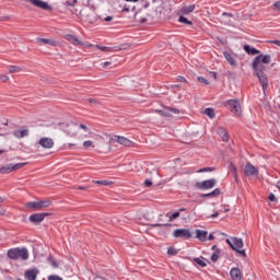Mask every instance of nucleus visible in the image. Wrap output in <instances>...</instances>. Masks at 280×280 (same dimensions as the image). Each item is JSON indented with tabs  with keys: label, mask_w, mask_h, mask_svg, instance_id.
<instances>
[{
	"label": "nucleus",
	"mask_w": 280,
	"mask_h": 280,
	"mask_svg": "<svg viewBox=\"0 0 280 280\" xmlns=\"http://www.w3.org/2000/svg\"><path fill=\"white\" fill-rule=\"evenodd\" d=\"M243 49L248 56H256L252 62V69L261 84L262 92L266 93L268 90V75L264 72L266 71V66L264 65H270L272 62V56L264 55L257 48L250 47V45H244Z\"/></svg>",
	"instance_id": "f257e3e1"
},
{
	"label": "nucleus",
	"mask_w": 280,
	"mask_h": 280,
	"mask_svg": "<svg viewBox=\"0 0 280 280\" xmlns=\"http://www.w3.org/2000/svg\"><path fill=\"white\" fill-rule=\"evenodd\" d=\"M7 257L13 261L19 259L22 261H27L30 259V252L26 249V247H15L8 250Z\"/></svg>",
	"instance_id": "f03ea898"
},
{
	"label": "nucleus",
	"mask_w": 280,
	"mask_h": 280,
	"mask_svg": "<svg viewBox=\"0 0 280 280\" xmlns=\"http://www.w3.org/2000/svg\"><path fill=\"white\" fill-rule=\"evenodd\" d=\"M226 244L232 248V250H235L241 257H246V250L241 249L244 248V241L242 238H237L235 236L231 238L225 240Z\"/></svg>",
	"instance_id": "7ed1b4c3"
},
{
	"label": "nucleus",
	"mask_w": 280,
	"mask_h": 280,
	"mask_svg": "<svg viewBox=\"0 0 280 280\" xmlns=\"http://www.w3.org/2000/svg\"><path fill=\"white\" fill-rule=\"evenodd\" d=\"M48 207H51V200L30 201L25 203V208L32 209L33 211H40V209H47Z\"/></svg>",
	"instance_id": "20e7f679"
},
{
	"label": "nucleus",
	"mask_w": 280,
	"mask_h": 280,
	"mask_svg": "<svg viewBox=\"0 0 280 280\" xmlns=\"http://www.w3.org/2000/svg\"><path fill=\"white\" fill-rule=\"evenodd\" d=\"M83 21H85V23H90V24H93V23H96L97 21V12H95V10L93 9H85V10H82L80 12Z\"/></svg>",
	"instance_id": "39448f33"
},
{
	"label": "nucleus",
	"mask_w": 280,
	"mask_h": 280,
	"mask_svg": "<svg viewBox=\"0 0 280 280\" xmlns=\"http://www.w3.org/2000/svg\"><path fill=\"white\" fill-rule=\"evenodd\" d=\"M225 106L228 110L233 113V115H236V117H240V115H242V105L240 104L238 100H230L225 102Z\"/></svg>",
	"instance_id": "423d86ee"
},
{
	"label": "nucleus",
	"mask_w": 280,
	"mask_h": 280,
	"mask_svg": "<svg viewBox=\"0 0 280 280\" xmlns=\"http://www.w3.org/2000/svg\"><path fill=\"white\" fill-rule=\"evenodd\" d=\"M217 184H218V180L215 178H211L203 182H197L195 184V187L196 189L207 190V189H213V187H215Z\"/></svg>",
	"instance_id": "0eeeda50"
},
{
	"label": "nucleus",
	"mask_w": 280,
	"mask_h": 280,
	"mask_svg": "<svg viewBox=\"0 0 280 280\" xmlns=\"http://www.w3.org/2000/svg\"><path fill=\"white\" fill-rule=\"evenodd\" d=\"M59 126L61 130H63V132H67V135H69L70 137H75L78 135V131L75 130V128H78V124L60 122Z\"/></svg>",
	"instance_id": "6e6552de"
},
{
	"label": "nucleus",
	"mask_w": 280,
	"mask_h": 280,
	"mask_svg": "<svg viewBox=\"0 0 280 280\" xmlns=\"http://www.w3.org/2000/svg\"><path fill=\"white\" fill-rule=\"evenodd\" d=\"M173 237L191 240V231H189V229H177L173 232Z\"/></svg>",
	"instance_id": "1a4fd4ad"
},
{
	"label": "nucleus",
	"mask_w": 280,
	"mask_h": 280,
	"mask_svg": "<svg viewBox=\"0 0 280 280\" xmlns=\"http://www.w3.org/2000/svg\"><path fill=\"white\" fill-rule=\"evenodd\" d=\"M114 143H119L120 145H125V148H132L133 143L130 139L121 136H114L112 138Z\"/></svg>",
	"instance_id": "9d476101"
},
{
	"label": "nucleus",
	"mask_w": 280,
	"mask_h": 280,
	"mask_svg": "<svg viewBox=\"0 0 280 280\" xmlns=\"http://www.w3.org/2000/svg\"><path fill=\"white\" fill-rule=\"evenodd\" d=\"M47 215H49L48 212L34 213V214L30 215L28 220L33 224H40V222H43V220H45V218H47Z\"/></svg>",
	"instance_id": "9b49d317"
},
{
	"label": "nucleus",
	"mask_w": 280,
	"mask_h": 280,
	"mask_svg": "<svg viewBox=\"0 0 280 280\" xmlns=\"http://www.w3.org/2000/svg\"><path fill=\"white\" fill-rule=\"evenodd\" d=\"M54 139L47 137H43L38 141V145H40V148H44V150H51V148H54Z\"/></svg>",
	"instance_id": "f8f14e48"
},
{
	"label": "nucleus",
	"mask_w": 280,
	"mask_h": 280,
	"mask_svg": "<svg viewBox=\"0 0 280 280\" xmlns=\"http://www.w3.org/2000/svg\"><path fill=\"white\" fill-rule=\"evenodd\" d=\"M245 176H259V170L255 165L247 163L244 168Z\"/></svg>",
	"instance_id": "ddd939ff"
},
{
	"label": "nucleus",
	"mask_w": 280,
	"mask_h": 280,
	"mask_svg": "<svg viewBox=\"0 0 280 280\" xmlns=\"http://www.w3.org/2000/svg\"><path fill=\"white\" fill-rule=\"evenodd\" d=\"M28 3H32V5L40 8L42 10H51V5L43 0H28Z\"/></svg>",
	"instance_id": "4468645a"
},
{
	"label": "nucleus",
	"mask_w": 280,
	"mask_h": 280,
	"mask_svg": "<svg viewBox=\"0 0 280 280\" xmlns=\"http://www.w3.org/2000/svg\"><path fill=\"white\" fill-rule=\"evenodd\" d=\"M36 43L38 45H50L51 47H58V42L55 40V39H47V38H40V37H37L36 38Z\"/></svg>",
	"instance_id": "2eb2a0df"
},
{
	"label": "nucleus",
	"mask_w": 280,
	"mask_h": 280,
	"mask_svg": "<svg viewBox=\"0 0 280 280\" xmlns=\"http://www.w3.org/2000/svg\"><path fill=\"white\" fill-rule=\"evenodd\" d=\"M13 137H15V139H24V137H30V130L28 129L14 130Z\"/></svg>",
	"instance_id": "dca6fc26"
},
{
	"label": "nucleus",
	"mask_w": 280,
	"mask_h": 280,
	"mask_svg": "<svg viewBox=\"0 0 280 280\" xmlns=\"http://www.w3.org/2000/svg\"><path fill=\"white\" fill-rule=\"evenodd\" d=\"M25 279L27 280H36V277H38V269H28L24 273Z\"/></svg>",
	"instance_id": "f3484780"
},
{
	"label": "nucleus",
	"mask_w": 280,
	"mask_h": 280,
	"mask_svg": "<svg viewBox=\"0 0 280 280\" xmlns=\"http://www.w3.org/2000/svg\"><path fill=\"white\" fill-rule=\"evenodd\" d=\"M230 277L232 280H242V270H240L237 267L232 268L230 271Z\"/></svg>",
	"instance_id": "a211bd4d"
},
{
	"label": "nucleus",
	"mask_w": 280,
	"mask_h": 280,
	"mask_svg": "<svg viewBox=\"0 0 280 280\" xmlns=\"http://www.w3.org/2000/svg\"><path fill=\"white\" fill-rule=\"evenodd\" d=\"M223 56L225 60H228L229 65H231V67H237V60H235V57H233L231 52L224 51Z\"/></svg>",
	"instance_id": "6ab92c4d"
},
{
	"label": "nucleus",
	"mask_w": 280,
	"mask_h": 280,
	"mask_svg": "<svg viewBox=\"0 0 280 280\" xmlns=\"http://www.w3.org/2000/svg\"><path fill=\"white\" fill-rule=\"evenodd\" d=\"M209 235V232L205 230H196V237L199 240V242H207V236Z\"/></svg>",
	"instance_id": "aec40b11"
},
{
	"label": "nucleus",
	"mask_w": 280,
	"mask_h": 280,
	"mask_svg": "<svg viewBox=\"0 0 280 280\" xmlns=\"http://www.w3.org/2000/svg\"><path fill=\"white\" fill-rule=\"evenodd\" d=\"M222 194V190L220 188H215L213 191L208 192V194H201L200 198H218Z\"/></svg>",
	"instance_id": "412c9836"
},
{
	"label": "nucleus",
	"mask_w": 280,
	"mask_h": 280,
	"mask_svg": "<svg viewBox=\"0 0 280 280\" xmlns=\"http://www.w3.org/2000/svg\"><path fill=\"white\" fill-rule=\"evenodd\" d=\"M65 38L66 40H68V43H71L72 45H75V46L82 45L80 39H78V37H75L74 35L68 34L65 36Z\"/></svg>",
	"instance_id": "4be33fe9"
},
{
	"label": "nucleus",
	"mask_w": 280,
	"mask_h": 280,
	"mask_svg": "<svg viewBox=\"0 0 280 280\" xmlns=\"http://www.w3.org/2000/svg\"><path fill=\"white\" fill-rule=\"evenodd\" d=\"M218 135L222 138V141H224L225 143L229 142V132H226V129H224L223 127H219Z\"/></svg>",
	"instance_id": "5701e85b"
},
{
	"label": "nucleus",
	"mask_w": 280,
	"mask_h": 280,
	"mask_svg": "<svg viewBox=\"0 0 280 280\" xmlns=\"http://www.w3.org/2000/svg\"><path fill=\"white\" fill-rule=\"evenodd\" d=\"M12 164H7L2 167H0V174H10L12 172H14V168H12Z\"/></svg>",
	"instance_id": "b1692460"
},
{
	"label": "nucleus",
	"mask_w": 280,
	"mask_h": 280,
	"mask_svg": "<svg viewBox=\"0 0 280 280\" xmlns=\"http://www.w3.org/2000/svg\"><path fill=\"white\" fill-rule=\"evenodd\" d=\"M196 10V4H190L182 8V14H191Z\"/></svg>",
	"instance_id": "393cba45"
},
{
	"label": "nucleus",
	"mask_w": 280,
	"mask_h": 280,
	"mask_svg": "<svg viewBox=\"0 0 280 280\" xmlns=\"http://www.w3.org/2000/svg\"><path fill=\"white\" fill-rule=\"evenodd\" d=\"M195 264H197L198 266H200V268H207V259H205V257L201 258H194Z\"/></svg>",
	"instance_id": "a878e982"
},
{
	"label": "nucleus",
	"mask_w": 280,
	"mask_h": 280,
	"mask_svg": "<svg viewBox=\"0 0 280 280\" xmlns=\"http://www.w3.org/2000/svg\"><path fill=\"white\" fill-rule=\"evenodd\" d=\"M222 255V249H217V252H214L212 255H211V261L213 264H215L218 261V259H220V256Z\"/></svg>",
	"instance_id": "bb28decb"
},
{
	"label": "nucleus",
	"mask_w": 280,
	"mask_h": 280,
	"mask_svg": "<svg viewBox=\"0 0 280 280\" xmlns=\"http://www.w3.org/2000/svg\"><path fill=\"white\" fill-rule=\"evenodd\" d=\"M205 115H207L210 119L215 118V110L211 107L205 109Z\"/></svg>",
	"instance_id": "cd10ccee"
},
{
	"label": "nucleus",
	"mask_w": 280,
	"mask_h": 280,
	"mask_svg": "<svg viewBox=\"0 0 280 280\" xmlns=\"http://www.w3.org/2000/svg\"><path fill=\"white\" fill-rule=\"evenodd\" d=\"M156 113H159V115H161L162 117H172V114L170 113V109H167V107L164 110L158 109Z\"/></svg>",
	"instance_id": "c85d7f7f"
},
{
	"label": "nucleus",
	"mask_w": 280,
	"mask_h": 280,
	"mask_svg": "<svg viewBox=\"0 0 280 280\" xmlns=\"http://www.w3.org/2000/svg\"><path fill=\"white\" fill-rule=\"evenodd\" d=\"M48 262L52 266V268H59V264L58 260H56V258H54V256H49L48 257Z\"/></svg>",
	"instance_id": "c756f323"
},
{
	"label": "nucleus",
	"mask_w": 280,
	"mask_h": 280,
	"mask_svg": "<svg viewBox=\"0 0 280 280\" xmlns=\"http://www.w3.org/2000/svg\"><path fill=\"white\" fill-rule=\"evenodd\" d=\"M93 183H95V185H103L104 187H108L109 185H113V182H108V180H93Z\"/></svg>",
	"instance_id": "7c9ffc66"
},
{
	"label": "nucleus",
	"mask_w": 280,
	"mask_h": 280,
	"mask_svg": "<svg viewBox=\"0 0 280 280\" xmlns=\"http://www.w3.org/2000/svg\"><path fill=\"white\" fill-rule=\"evenodd\" d=\"M25 165H27V162L12 164V170L13 172H16L18 170H21V167H25Z\"/></svg>",
	"instance_id": "2f4dec72"
},
{
	"label": "nucleus",
	"mask_w": 280,
	"mask_h": 280,
	"mask_svg": "<svg viewBox=\"0 0 280 280\" xmlns=\"http://www.w3.org/2000/svg\"><path fill=\"white\" fill-rule=\"evenodd\" d=\"M179 23H185V25H194V22L189 21L187 18L180 15L178 19Z\"/></svg>",
	"instance_id": "473e14b6"
},
{
	"label": "nucleus",
	"mask_w": 280,
	"mask_h": 280,
	"mask_svg": "<svg viewBox=\"0 0 280 280\" xmlns=\"http://www.w3.org/2000/svg\"><path fill=\"white\" fill-rule=\"evenodd\" d=\"M178 218H180V212H174L173 214H171L170 217H168V222H174V220H176V219H178Z\"/></svg>",
	"instance_id": "72a5a7b5"
},
{
	"label": "nucleus",
	"mask_w": 280,
	"mask_h": 280,
	"mask_svg": "<svg viewBox=\"0 0 280 280\" xmlns=\"http://www.w3.org/2000/svg\"><path fill=\"white\" fill-rule=\"evenodd\" d=\"M19 71H21V68L19 66L9 67V73H19Z\"/></svg>",
	"instance_id": "f704fd0d"
},
{
	"label": "nucleus",
	"mask_w": 280,
	"mask_h": 280,
	"mask_svg": "<svg viewBox=\"0 0 280 280\" xmlns=\"http://www.w3.org/2000/svg\"><path fill=\"white\" fill-rule=\"evenodd\" d=\"M116 10H120L121 12H130V9L126 5L118 4V8L114 4Z\"/></svg>",
	"instance_id": "c9c22d12"
},
{
	"label": "nucleus",
	"mask_w": 280,
	"mask_h": 280,
	"mask_svg": "<svg viewBox=\"0 0 280 280\" xmlns=\"http://www.w3.org/2000/svg\"><path fill=\"white\" fill-rule=\"evenodd\" d=\"M167 110H168V113L172 115V113L174 114V115H180V109H178V108H175V107H167Z\"/></svg>",
	"instance_id": "e433bc0d"
},
{
	"label": "nucleus",
	"mask_w": 280,
	"mask_h": 280,
	"mask_svg": "<svg viewBox=\"0 0 280 280\" xmlns=\"http://www.w3.org/2000/svg\"><path fill=\"white\" fill-rule=\"evenodd\" d=\"M151 226H152L153 229H159V228H161V226H167V228H170V226H172V224H171V223H165V224H163V223H153V224H151Z\"/></svg>",
	"instance_id": "4c0bfd02"
},
{
	"label": "nucleus",
	"mask_w": 280,
	"mask_h": 280,
	"mask_svg": "<svg viewBox=\"0 0 280 280\" xmlns=\"http://www.w3.org/2000/svg\"><path fill=\"white\" fill-rule=\"evenodd\" d=\"M167 255H172V256L178 255V249H176L174 247H168Z\"/></svg>",
	"instance_id": "58836bf2"
},
{
	"label": "nucleus",
	"mask_w": 280,
	"mask_h": 280,
	"mask_svg": "<svg viewBox=\"0 0 280 280\" xmlns=\"http://www.w3.org/2000/svg\"><path fill=\"white\" fill-rule=\"evenodd\" d=\"M230 167H231V172L233 173L235 180H237V167H235L233 165V163L230 164Z\"/></svg>",
	"instance_id": "ea45409f"
},
{
	"label": "nucleus",
	"mask_w": 280,
	"mask_h": 280,
	"mask_svg": "<svg viewBox=\"0 0 280 280\" xmlns=\"http://www.w3.org/2000/svg\"><path fill=\"white\" fill-rule=\"evenodd\" d=\"M197 80L201 84H205L206 86H209V81L205 77H198Z\"/></svg>",
	"instance_id": "a19ab883"
},
{
	"label": "nucleus",
	"mask_w": 280,
	"mask_h": 280,
	"mask_svg": "<svg viewBox=\"0 0 280 280\" xmlns=\"http://www.w3.org/2000/svg\"><path fill=\"white\" fill-rule=\"evenodd\" d=\"M214 171H215L214 167H203V168H200V170L198 171V173H199V174H202V173H205V172H214Z\"/></svg>",
	"instance_id": "79ce46f5"
},
{
	"label": "nucleus",
	"mask_w": 280,
	"mask_h": 280,
	"mask_svg": "<svg viewBox=\"0 0 280 280\" xmlns=\"http://www.w3.org/2000/svg\"><path fill=\"white\" fill-rule=\"evenodd\" d=\"M73 189H79L80 191H86V189H89V186H74Z\"/></svg>",
	"instance_id": "37998d69"
},
{
	"label": "nucleus",
	"mask_w": 280,
	"mask_h": 280,
	"mask_svg": "<svg viewBox=\"0 0 280 280\" xmlns=\"http://www.w3.org/2000/svg\"><path fill=\"white\" fill-rule=\"evenodd\" d=\"M83 147H84V148H91V147H93V141H91V140L84 141V142H83Z\"/></svg>",
	"instance_id": "c03bdc74"
},
{
	"label": "nucleus",
	"mask_w": 280,
	"mask_h": 280,
	"mask_svg": "<svg viewBox=\"0 0 280 280\" xmlns=\"http://www.w3.org/2000/svg\"><path fill=\"white\" fill-rule=\"evenodd\" d=\"M267 43H269L270 45H277V47H280V40L279 39L267 40Z\"/></svg>",
	"instance_id": "a18cd8bd"
},
{
	"label": "nucleus",
	"mask_w": 280,
	"mask_h": 280,
	"mask_svg": "<svg viewBox=\"0 0 280 280\" xmlns=\"http://www.w3.org/2000/svg\"><path fill=\"white\" fill-rule=\"evenodd\" d=\"M75 3H78V0H73L72 2L71 1H66L65 5H69L70 8H73V5H75Z\"/></svg>",
	"instance_id": "49530a36"
},
{
	"label": "nucleus",
	"mask_w": 280,
	"mask_h": 280,
	"mask_svg": "<svg viewBox=\"0 0 280 280\" xmlns=\"http://www.w3.org/2000/svg\"><path fill=\"white\" fill-rule=\"evenodd\" d=\"M269 200H270V202H277V197L275 196V194H270L269 195Z\"/></svg>",
	"instance_id": "de8ad7c7"
},
{
	"label": "nucleus",
	"mask_w": 280,
	"mask_h": 280,
	"mask_svg": "<svg viewBox=\"0 0 280 280\" xmlns=\"http://www.w3.org/2000/svg\"><path fill=\"white\" fill-rule=\"evenodd\" d=\"M10 78L8 75H0V82H8Z\"/></svg>",
	"instance_id": "09e8293b"
},
{
	"label": "nucleus",
	"mask_w": 280,
	"mask_h": 280,
	"mask_svg": "<svg viewBox=\"0 0 280 280\" xmlns=\"http://www.w3.org/2000/svg\"><path fill=\"white\" fill-rule=\"evenodd\" d=\"M48 280H62L59 276H49Z\"/></svg>",
	"instance_id": "8fccbe9b"
},
{
	"label": "nucleus",
	"mask_w": 280,
	"mask_h": 280,
	"mask_svg": "<svg viewBox=\"0 0 280 280\" xmlns=\"http://www.w3.org/2000/svg\"><path fill=\"white\" fill-rule=\"evenodd\" d=\"M88 102H89L90 104H100V102H97L96 98H88Z\"/></svg>",
	"instance_id": "3c124183"
},
{
	"label": "nucleus",
	"mask_w": 280,
	"mask_h": 280,
	"mask_svg": "<svg viewBox=\"0 0 280 280\" xmlns=\"http://www.w3.org/2000/svg\"><path fill=\"white\" fill-rule=\"evenodd\" d=\"M144 186H147V187H152V180L145 179V180H144Z\"/></svg>",
	"instance_id": "603ef678"
},
{
	"label": "nucleus",
	"mask_w": 280,
	"mask_h": 280,
	"mask_svg": "<svg viewBox=\"0 0 280 280\" xmlns=\"http://www.w3.org/2000/svg\"><path fill=\"white\" fill-rule=\"evenodd\" d=\"M177 82H187V80L185 79V77L178 75Z\"/></svg>",
	"instance_id": "864d4df0"
},
{
	"label": "nucleus",
	"mask_w": 280,
	"mask_h": 280,
	"mask_svg": "<svg viewBox=\"0 0 280 280\" xmlns=\"http://www.w3.org/2000/svg\"><path fill=\"white\" fill-rule=\"evenodd\" d=\"M209 73H210L211 78H213L214 80H218V73L217 72L210 71Z\"/></svg>",
	"instance_id": "5fc2aeb1"
},
{
	"label": "nucleus",
	"mask_w": 280,
	"mask_h": 280,
	"mask_svg": "<svg viewBox=\"0 0 280 280\" xmlns=\"http://www.w3.org/2000/svg\"><path fill=\"white\" fill-rule=\"evenodd\" d=\"M79 128H81L82 130H84L85 132L89 131V127H86L85 125H79Z\"/></svg>",
	"instance_id": "6e6d98bb"
},
{
	"label": "nucleus",
	"mask_w": 280,
	"mask_h": 280,
	"mask_svg": "<svg viewBox=\"0 0 280 280\" xmlns=\"http://www.w3.org/2000/svg\"><path fill=\"white\" fill-rule=\"evenodd\" d=\"M273 5H275V8H276V9H278V10H279V12H280V1L275 2V4H273Z\"/></svg>",
	"instance_id": "4d7b16f0"
},
{
	"label": "nucleus",
	"mask_w": 280,
	"mask_h": 280,
	"mask_svg": "<svg viewBox=\"0 0 280 280\" xmlns=\"http://www.w3.org/2000/svg\"><path fill=\"white\" fill-rule=\"evenodd\" d=\"M101 51H110V48L103 46V47H101Z\"/></svg>",
	"instance_id": "13d9d810"
},
{
	"label": "nucleus",
	"mask_w": 280,
	"mask_h": 280,
	"mask_svg": "<svg viewBox=\"0 0 280 280\" xmlns=\"http://www.w3.org/2000/svg\"><path fill=\"white\" fill-rule=\"evenodd\" d=\"M0 215H5V209H3V207L0 206Z\"/></svg>",
	"instance_id": "bf43d9fd"
},
{
	"label": "nucleus",
	"mask_w": 280,
	"mask_h": 280,
	"mask_svg": "<svg viewBox=\"0 0 280 280\" xmlns=\"http://www.w3.org/2000/svg\"><path fill=\"white\" fill-rule=\"evenodd\" d=\"M207 240H209L210 242L215 240V236H213V234H209V236L207 237Z\"/></svg>",
	"instance_id": "052dcab7"
},
{
	"label": "nucleus",
	"mask_w": 280,
	"mask_h": 280,
	"mask_svg": "<svg viewBox=\"0 0 280 280\" xmlns=\"http://www.w3.org/2000/svg\"><path fill=\"white\" fill-rule=\"evenodd\" d=\"M211 250H214V253H217L218 250H220V248H218V245H213V246L211 247Z\"/></svg>",
	"instance_id": "680f3d73"
},
{
	"label": "nucleus",
	"mask_w": 280,
	"mask_h": 280,
	"mask_svg": "<svg viewBox=\"0 0 280 280\" xmlns=\"http://www.w3.org/2000/svg\"><path fill=\"white\" fill-rule=\"evenodd\" d=\"M104 21H106L107 23H109L110 21H113V16H106V18L104 19Z\"/></svg>",
	"instance_id": "e2e57ef3"
},
{
	"label": "nucleus",
	"mask_w": 280,
	"mask_h": 280,
	"mask_svg": "<svg viewBox=\"0 0 280 280\" xmlns=\"http://www.w3.org/2000/svg\"><path fill=\"white\" fill-rule=\"evenodd\" d=\"M218 215H220V212H214L210 215V218H218Z\"/></svg>",
	"instance_id": "0e129e2a"
},
{
	"label": "nucleus",
	"mask_w": 280,
	"mask_h": 280,
	"mask_svg": "<svg viewBox=\"0 0 280 280\" xmlns=\"http://www.w3.org/2000/svg\"><path fill=\"white\" fill-rule=\"evenodd\" d=\"M103 67H110V61H105V62L103 63Z\"/></svg>",
	"instance_id": "69168bd1"
},
{
	"label": "nucleus",
	"mask_w": 280,
	"mask_h": 280,
	"mask_svg": "<svg viewBox=\"0 0 280 280\" xmlns=\"http://www.w3.org/2000/svg\"><path fill=\"white\" fill-rule=\"evenodd\" d=\"M148 22V19H145V18H142L141 20H140V23H147Z\"/></svg>",
	"instance_id": "338daca9"
},
{
	"label": "nucleus",
	"mask_w": 280,
	"mask_h": 280,
	"mask_svg": "<svg viewBox=\"0 0 280 280\" xmlns=\"http://www.w3.org/2000/svg\"><path fill=\"white\" fill-rule=\"evenodd\" d=\"M277 187L280 190V180L277 183Z\"/></svg>",
	"instance_id": "774afa93"
}]
</instances>
